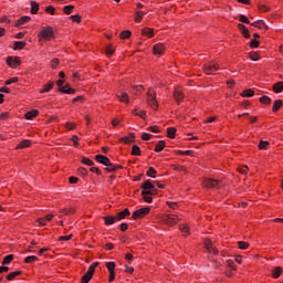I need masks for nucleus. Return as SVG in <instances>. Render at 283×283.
<instances>
[{"label":"nucleus","instance_id":"nucleus-33","mask_svg":"<svg viewBox=\"0 0 283 283\" xmlns=\"http://www.w3.org/2000/svg\"><path fill=\"white\" fill-rule=\"evenodd\" d=\"M34 262H39V256L36 255H29L24 259L25 264H32Z\"/></svg>","mask_w":283,"mask_h":283},{"label":"nucleus","instance_id":"nucleus-50","mask_svg":"<svg viewBox=\"0 0 283 283\" xmlns=\"http://www.w3.org/2000/svg\"><path fill=\"white\" fill-rule=\"evenodd\" d=\"M178 222V216H174V217H168L167 218V224L169 226H174Z\"/></svg>","mask_w":283,"mask_h":283},{"label":"nucleus","instance_id":"nucleus-58","mask_svg":"<svg viewBox=\"0 0 283 283\" xmlns=\"http://www.w3.org/2000/svg\"><path fill=\"white\" fill-rule=\"evenodd\" d=\"M177 156H191V154H193L192 150H178L176 151Z\"/></svg>","mask_w":283,"mask_h":283},{"label":"nucleus","instance_id":"nucleus-43","mask_svg":"<svg viewBox=\"0 0 283 283\" xmlns=\"http://www.w3.org/2000/svg\"><path fill=\"white\" fill-rule=\"evenodd\" d=\"M249 59H251L252 61H260V53L255 51H251L249 53Z\"/></svg>","mask_w":283,"mask_h":283},{"label":"nucleus","instance_id":"nucleus-41","mask_svg":"<svg viewBox=\"0 0 283 283\" xmlns=\"http://www.w3.org/2000/svg\"><path fill=\"white\" fill-rule=\"evenodd\" d=\"M12 260H14V254H9V255L4 256L2 260V265L6 266L7 264H10V262H12Z\"/></svg>","mask_w":283,"mask_h":283},{"label":"nucleus","instance_id":"nucleus-17","mask_svg":"<svg viewBox=\"0 0 283 283\" xmlns=\"http://www.w3.org/2000/svg\"><path fill=\"white\" fill-rule=\"evenodd\" d=\"M174 98L178 105H180V101L185 98V93H182L179 88H175L174 91Z\"/></svg>","mask_w":283,"mask_h":283},{"label":"nucleus","instance_id":"nucleus-61","mask_svg":"<svg viewBox=\"0 0 283 283\" xmlns=\"http://www.w3.org/2000/svg\"><path fill=\"white\" fill-rule=\"evenodd\" d=\"M250 48L254 50L255 48H260V41L253 39L250 41Z\"/></svg>","mask_w":283,"mask_h":283},{"label":"nucleus","instance_id":"nucleus-57","mask_svg":"<svg viewBox=\"0 0 283 283\" xmlns=\"http://www.w3.org/2000/svg\"><path fill=\"white\" fill-rule=\"evenodd\" d=\"M61 61L56 57H54L53 60H51V67L52 70H56V67H59Z\"/></svg>","mask_w":283,"mask_h":283},{"label":"nucleus","instance_id":"nucleus-23","mask_svg":"<svg viewBox=\"0 0 283 283\" xmlns=\"http://www.w3.org/2000/svg\"><path fill=\"white\" fill-rule=\"evenodd\" d=\"M92 277H94V272H92L91 270H87V272L82 276L81 282L90 283V280H92Z\"/></svg>","mask_w":283,"mask_h":283},{"label":"nucleus","instance_id":"nucleus-6","mask_svg":"<svg viewBox=\"0 0 283 283\" xmlns=\"http://www.w3.org/2000/svg\"><path fill=\"white\" fill-rule=\"evenodd\" d=\"M218 70H220V65L213 61L203 65L205 74H213V72H218Z\"/></svg>","mask_w":283,"mask_h":283},{"label":"nucleus","instance_id":"nucleus-4","mask_svg":"<svg viewBox=\"0 0 283 283\" xmlns=\"http://www.w3.org/2000/svg\"><path fill=\"white\" fill-rule=\"evenodd\" d=\"M202 185L206 189H220L222 181L209 178L203 180Z\"/></svg>","mask_w":283,"mask_h":283},{"label":"nucleus","instance_id":"nucleus-38","mask_svg":"<svg viewBox=\"0 0 283 283\" xmlns=\"http://www.w3.org/2000/svg\"><path fill=\"white\" fill-rule=\"evenodd\" d=\"M114 52H116V48L113 44L106 46L105 54L106 56H113Z\"/></svg>","mask_w":283,"mask_h":283},{"label":"nucleus","instance_id":"nucleus-11","mask_svg":"<svg viewBox=\"0 0 283 283\" xmlns=\"http://www.w3.org/2000/svg\"><path fill=\"white\" fill-rule=\"evenodd\" d=\"M30 21H32V17L30 15L20 17L15 22L14 28H21V25H25V23H30Z\"/></svg>","mask_w":283,"mask_h":283},{"label":"nucleus","instance_id":"nucleus-53","mask_svg":"<svg viewBox=\"0 0 283 283\" xmlns=\"http://www.w3.org/2000/svg\"><path fill=\"white\" fill-rule=\"evenodd\" d=\"M70 19L73 21V23H81V21H83V18L80 14L71 15Z\"/></svg>","mask_w":283,"mask_h":283},{"label":"nucleus","instance_id":"nucleus-20","mask_svg":"<svg viewBox=\"0 0 283 283\" xmlns=\"http://www.w3.org/2000/svg\"><path fill=\"white\" fill-rule=\"evenodd\" d=\"M54 88V82L50 81L48 84L43 86V88L40 91V94H48L49 92H52Z\"/></svg>","mask_w":283,"mask_h":283},{"label":"nucleus","instance_id":"nucleus-3","mask_svg":"<svg viewBox=\"0 0 283 283\" xmlns=\"http://www.w3.org/2000/svg\"><path fill=\"white\" fill-rule=\"evenodd\" d=\"M150 211H151V207L139 208L133 212L132 218L133 220H142V218H145V216H148Z\"/></svg>","mask_w":283,"mask_h":283},{"label":"nucleus","instance_id":"nucleus-39","mask_svg":"<svg viewBox=\"0 0 283 283\" xmlns=\"http://www.w3.org/2000/svg\"><path fill=\"white\" fill-rule=\"evenodd\" d=\"M259 101L262 105H271L272 103L271 97L266 95L261 96Z\"/></svg>","mask_w":283,"mask_h":283},{"label":"nucleus","instance_id":"nucleus-5","mask_svg":"<svg viewBox=\"0 0 283 283\" xmlns=\"http://www.w3.org/2000/svg\"><path fill=\"white\" fill-rule=\"evenodd\" d=\"M106 269H108V282H114L116 280V262L111 261L106 262L105 264Z\"/></svg>","mask_w":283,"mask_h":283},{"label":"nucleus","instance_id":"nucleus-13","mask_svg":"<svg viewBox=\"0 0 283 283\" xmlns=\"http://www.w3.org/2000/svg\"><path fill=\"white\" fill-rule=\"evenodd\" d=\"M128 136L129 137L127 136L120 137L118 142L124 143V145H130V143H134V138H136V134L129 133Z\"/></svg>","mask_w":283,"mask_h":283},{"label":"nucleus","instance_id":"nucleus-52","mask_svg":"<svg viewBox=\"0 0 283 283\" xmlns=\"http://www.w3.org/2000/svg\"><path fill=\"white\" fill-rule=\"evenodd\" d=\"M239 21H240L241 23H247L248 25H251V21H250L249 18H248L247 15H244V14H240V15H239Z\"/></svg>","mask_w":283,"mask_h":283},{"label":"nucleus","instance_id":"nucleus-22","mask_svg":"<svg viewBox=\"0 0 283 283\" xmlns=\"http://www.w3.org/2000/svg\"><path fill=\"white\" fill-rule=\"evenodd\" d=\"M116 96L120 103H129V95L126 92L117 93Z\"/></svg>","mask_w":283,"mask_h":283},{"label":"nucleus","instance_id":"nucleus-45","mask_svg":"<svg viewBox=\"0 0 283 283\" xmlns=\"http://www.w3.org/2000/svg\"><path fill=\"white\" fill-rule=\"evenodd\" d=\"M250 25H252L253 28H259V30H262V25H264V20H258L254 22H250Z\"/></svg>","mask_w":283,"mask_h":283},{"label":"nucleus","instance_id":"nucleus-10","mask_svg":"<svg viewBox=\"0 0 283 283\" xmlns=\"http://www.w3.org/2000/svg\"><path fill=\"white\" fill-rule=\"evenodd\" d=\"M95 161L98 163L99 165H104V167H107V165L112 163V160L108 159V157L105 155H96Z\"/></svg>","mask_w":283,"mask_h":283},{"label":"nucleus","instance_id":"nucleus-48","mask_svg":"<svg viewBox=\"0 0 283 283\" xmlns=\"http://www.w3.org/2000/svg\"><path fill=\"white\" fill-rule=\"evenodd\" d=\"M238 248L241 249V251H247V249H249V242L238 241Z\"/></svg>","mask_w":283,"mask_h":283},{"label":"nucleus","instance_id":"nucleus-25","mask_svg":"<svg viewBox=\"0 0 283 283\" xmlns=\"http://www.w3.org/2000/svg\"><path fill=\"white\" fill-rule=\"evenodd\" d=\"M25 45H28L27 41H15L13 43V50H23L25 48Z\"/></svg>","mask_w":283,"mask_h":283},{"label":"nucleus","instance_id":"nucleus-34","mask_svg":"<svg viewBox=\"0 0 283 283\" xmlns=\"http://www.w3.org/2000/svg\"><path fill=\"white\" fill-rule=\"evenodd\" d=\"M281 275H282V266H276L272 271V277H274V280H277V277H280Z\"/></svg>","mask_w":283,"mask_h":283},{"label":"nucleus","instance_id":"nucleus-18","mask_svg":"<svg viewBox=\"0 0 283 283\" xmlns=\"http://www.w3.org/2000/svg\"><path fill=\"white\" fill-rule=\"evenodd\" d=\"M19 275H23V271L18 270V271H14V272H10L6 276V280H8V282H12V280H14L15 277H19Z\"/></svg>","mask_w":283,"mask_h":283},{"label":"nucleus","instance_id":"nucleus-28","mask_svg":"<svg viewBox=\"0 0 283 283\" xmlns=\"http://www.w3.org/2000/svg\"><path fill=\"white\" fill-rule=\"evenodd\" d=\"M61 216H74L76 213V210L74 208H64L60 210Z\"/></svg>","mask_w":283,"mask_h":283},{"label":"nucleus","instance_id":"nucleus-51","mask_svg":"<svg viewBox=\"0 0 283 283\" xmlns=\"http://www.w3.org/2000/svg\"><path fill=\"white\" fill-rule=\"evenodd\" d=\"M144 14L145 12L143 11H136L135 23H140V21H143Z\"/></svg>","mask_w":283,"mask_h":283},{"label":"nucleus","instance_id":"nucleus-56","mask_svg":"<svg viewBox=\"0 0 283 283\" xmlns=\"http://www.w3.org/2000/svg\"><path fill=\"white\" fill-rule=\"evenodd\" d=\"M90 171H91L92 174H96V176H103V170L99 169L98 167H91V168H90Z\"/></svg>","mask_w":283,"mask_h":283},{"label":"nucleus","instance_id":"nucleus-26","mask_svg":"<svg viewBox=\"0 0 283 283\" xmlns=\"http://www.w3.org/2000/svg\"><path fill=\"white\" fill-rule=\"evenodd\" d=\"M30 6H31V10H30L31 14H39V8H40L39 2L31 1Z\"/></svg>","mask_w":283,"mask_h":283},{"label":"nucleus","instance_id":"nucleus-54","mask_svg":"<svg viewBox=\"0 0 283 283\" xmlns=\"http://www.w3.org/2000/svg\"><path fill=\"white\" fill-rule=\"evenodd\" d=\"M44 12H46L48 14H56V8H54L53 6H49L45 8Z\"/></svg>","mask_w":283,"mask_h":283},{"label":"nucleus","instance_id":"nucleus-12","mask_svg":"<svg viewBox=\"0 0 283 283\" xmlns=\"http://www.w3.org/2000/svg\"><path fill=\"white\" fill-rule=\"evenodd\" d=\"M238 29L240 30V32H241L242 36H244V39H251V32L249 31L247 25H244L243 23H239Z\"/></svg>","mask_w":283,"mask_h":283},{"label":"nucleus","instance_id":"nucleus-7","mask_svg":"<svg viewBox=\"0 0 283 283\" xmlns=\"http://www.w3.org/2000/svg\"><path fill=\"white\" fill-rule=\"evenodd\" d=\"M7 65L12 70H17L21 65V57L19 56H8L7 57Z\"/></svg>","mask_w":283,"mask_h":283},{"label":"nucleus","instance_id":"nucleus-40","mask_svg":"<svg viewBox=\"0 0 283 283\" xmlns=\"http://www.w3.org/2000/svg\"><path fill=\"white\" fill-rule=\"evenodd\" d=\"M157 174L158 171H156L154 167H149L148 170L146 171V176H148V178H156Z\"/></svg>","mask_w":283,"mask_h":283},{"label":"nucleus","instance_id":"nucleus-24","mask_svg":"<svg viewBox=\"0 0 283 283\" xmlns=\"http://www.w3.org/2000/svg\"><path fill=\"white\" fill-rule=\"evenodd\" d=\"M142 35L143 36H147L148 39H153V36H154V29H151V28H144L142 30Z\"/></svg>","mask_w":283,"mask_h":283},{"label":"nucleus","instance_id":"nucleus-35","mask_svg":"<svg viewBox=\"0 0 283 283\" xmlns=\"http://www.w3.org/2000/svg\"><path fill=\"white\" fill-rule=\"evenodd\" d=\"M132 36V31L129 30H124L119 33V39L122 41H125V39H129Z\"/></svg>","mask_w":283,"mask_h":283},{"label":"nucleus","instance_id":"nucleus-29","mask_svg":"<svg viewBox=\"0 0 283 283\" xmlns=\"http://www.w3.org/2000/svg\"><path fill=\"white\" fill-rule=\"evenodd\" d=\"M166 147V143L165 140H159L156 146H155V153L156 154H160V151H163Z\"/></svg>","mask_w":283,"mask_h":283},{"label":"nucleus","instance_id":"nucleus-37","mask_svg":"<svg viewBox=\"0 0 283 283\" xmlns=\"http://www.w3.org/2000/svg\"><path fill=\"white\" fill-rule=\"evenodd\" d=\"M176 132H178V129H176V127H168L167 128V137L176 138Z\"/></svg>","mask_w":283,"mask_h":283},{"label":"nucleus","instance_id":"nucleus-21","mask_svg":"<svg viewBox=\"0 0 283 283\" xmlns=\"http://www.w3.org/2000/svg\"><path fill=\"white\" fill-rule=\"evenodd\" d=\"M243 98H251V96H255V91L253 88H245L240 94Z\"/></svg>","mask_w":283,"mask_h":283},{"label":"nucleus","instance_id":"nucleus-44","mask_svg":"<svg viewBox=\"0 0 283 283\" xmlns=\"http://www.w3.org/2000/svg\"><path fill=\"white\" fill-rule=\"evenodd\" d=\"M203 244L207 251H211V249L213 248V242H211V239H205Z\"/></svg>","mask_w":283,"mask_h":283},{"label":"nucleus","instance_id":"nucleus-62","mask_svg":"<svg viewBox=\"0 0 283 283\" xmlns=\"http://www.w3.org/2000/svg\"><path fill=\"white\" fill-rule=\"evenodd\" d=\"M135 116H139L143 120L147 119V112L140 111L139 113H135Z\"/></svg>","mask_w":283,"mask_h":283},{"label":"nucleus","instance_id":"nucleus-31","mask_svg":"<svg viewBox=\"0 0 283 283\" xmlns=\"http://www.w3.org/2000/svg\"><path fill=\"white\" fill-rule=\"evenodd\" d=\"M273 92H274V94H281V92H283V82L274 83Z\"/></svg>","mask_w":283,"mask_h":283},{"label":"nucleus","instance_id":"nucleus-55","mask_svg":"<svg viewBox=\"0 0 283 283\" xmlns=\"http://www.w3.org/2000/svg\"><path fill=\"white\" fill-rule=\"evenodd\" d=\"M133 90L136 92V94H143V92H145V86H143V85H134Z\"/></svg>","mask_w":283,"mask_h":283},{"label":"nucleus","instance_id":"nucleus-46","mask_svg":"<svg viewBox=\"0 0 283 283\" xmlns=\"http://www.w3.org/2000/svg\"><path fill=\"white\" fill-rule=\"evenodd\" d=\"M132 156H140V147L138 145H133Z\"/></svg>","mask_w":283,"mask_h":283},{"label":"nucleus","instance_id":"nucleus-15","mask_svg":"<svg viewBox=\"0 0 283 283\" xmlns=\"http://www.w3.org/2000/svg\"><path fill=\"white\" fill-rule=\"evenodd\" d=\"M127 216H132V212L129 211L128 208H126L123 211L118 212L115 216V218L117 219V222H119L120 220H125V218H127Z\"/></svg>","mask_w":283,"mask_h":283},{"label":"nucleus","instance_id":"nucleus-49","mask_svg":"<svg viewBox=\"0 0 283 283\" xmlns=\"http://www.w3.org/2000/svg\"><path fill=\"white\" fill-rule=\"evenodd\" d=\"M77 174L82 177V178H86L88 171H87V168H84V167H80L77 169Z\"/></svg>","mask_w":283,"mask_h":283},{"label":"nucleus","instance_id":"nucleus-9","mask_svg":"<svg viewBox=\"0 0 283 283\" xmlns=\"http://www.w3.org/2000/svg\"><path fill=\"white\" fill-rule=\"evenodd\" d=\"M60 94H76L75 88L70 87V83H66L64 86L56 90Z\"/></svg>","mask_w":283,"mask_h":283},{"label":"nucleus","instance_id":"nucleus-1","mask_svg":"<svg viewBox=\"0 0 283 283\" xmlns=\"http://www.w3.org/2000/svg\"><path fill=\"white\" fill-rule=\"evenodd\" d=\"M39 41H54L56 35L54 34V27H44L38 34Z\"/></svg>","mask_w":283,"mask_h":283},{"label":"nucleus","instance_id":"nucleus-59","mask_svg":"<svg viewBox=\"0 0 283 283\" xmlns=\"http://www.w3.org/2000/svg\"><path fill=\"white\" fill-rule=\"evenodd\" d=\"M12 83H19V77L14 76L4 82V85H12Z\"/></svg>","mask_w":283,"mask_h":283},{"label":"nucleus","instance_id":"nucleus-27","mask_svg":"<svg viewBox=\"0 0 283 283\" xmlns=\"http://www.w3.org/2000/svg\"><path fill=\"white\" fill-rule=\"evenodd\" d=\"M283 107V101L282 99H275L273 107H272V112H280V109H282Z\"/></svg>","mask_w":283,"mask_h":283},{"label":"nucleus","instance_id":"nucleus-16","mask_svg":"<svg viewBox=\"0 0 283 283\" xmlns=\"http://www.w3.org/2000/svg\"><path fill=\"white\" fill-rule=\"evenodd\" d=\"M36 116H39V109L36 108H33L31 111H28L25 114H24V118L27 120H32V118H36Z\"/></svg>","mask_w":283,"mask_h":283},{"label":"nucleus","instance_id":"nucleus-36","mask_svg":"<svg viewBox=\"0 0 283 283\" xmlns=\"http://www.w3.org/2000/svg\"><path fill=\"white\" fill-rule=\"evenodd\" d=\"M269 147H271V143H269V140H260L259 143V149L260 150H266L269 149Z\"/></svg>","mask_w":283,"mask_h":283},{"label":"nucleus","instance_id":"nucleus-63","mask_svg":"<svg viewBox=\"0 0 283 283\" xmlns=\"http://www.w3.org/2000/svg\"><path fill=\"white\" fill-rule=\"evenodd\" d=\"M179 229H180L181 233H185L186 235H189L190 230H189L188 226H180Z\"/></svg>","mask_w":283,"mask_h":283},{"label":"nucleus","instance_id":"nucleus-30","mask_svg":"<svg viewBox=\"0 0 283 283\" xmlns=\"http://www.w3.org/2000/svg\"><path fill=\"white\" fill-rule=\"evenodd\" d=\"M30 145H32V143L30 142V139H24L22 142H20L18 144V146L15 147V149H25L27 147H30Z\"/></svg>","mask_w":283,"mask_h":283},{"label":"nucleus","instance_id":"nucleus-14","mask_svg":"<svg viewBox=\"0 0 283 283\" xmlns=\"http://www.w3.org/2000/svg\"><path fill=\"white\" fill-rule=\"evenodd\" d=\"M116 222H118V219L116 218V216H105L104 217V224L106 227H109L112 224H116Z\"/></svg>","mask_w":283,"mask_h":283},{"label":"nucleus","instance_id":"nucleus-60","mask_svg":"<svg viewBox=\"0 0 283 283\" xmlns=\"http://www.w3.org/2000/svg\"><path fill=\"white\" fill-rule=\"evenodd\" d=\"M227 266L232 269V271H237L238 270V266L235 265V262L233 260H228L227 261Z\"/></svg>","mask_w":283,"mask_h":283},{"label":"nucleus","instance_id":"nucleus-42","mask_svg":"<svg viewBox=\"0 0 283 283\" xmlns=\"http://www.w3.org/2000/svg\"><path fill=\"white\" fill-rule=\"evenodd\" d=\"M81 163H82V165H87L88 167H94V160H92L87 157H82Z\"/></svg>","mask_w":283,"mask_h":283},{"label":"nucleus","instance_id":"nucleus-47","mask_svg":"<svg viewBox=\"0 0 283 283\" xmlns=\"http://www.w3.org/2000/svg\"><path fill=\"white\" fill-rule=\"evenodd\" d=\"M63 12L64 14H72V12H74V6L72 4H67L63 8Z\"/></svg>","mask_w":283,"mask_h":283},{"label":"nucleus","instance_id":"nucleus-2","mask_svg":"<svg viewBox=\"0 0 283 283\" xmlns=\"http://www.w3.org/2000/svg\"><path fill=\"white\" fill-rule=\"evenodd\" d=\"M148 105L153 109H158V101L156 99V91L151 87L147 91Z\"/></svg>","mask_w":283,"mask_h":283},{"label":"nucleus","instance_id":"nucleus-32","mask_svg":"<svg viewBox=\"0 0 283 283\" xmlns=\"http://www.w3.org/2000/svg\"><path fill=\"white\" fill-rule=\"evenodd\" d=\"M106 174H114L116 171V165L112 164V161L104 168Z\"/></svg>","mask_w":283,"mask_h":283},{"label":"nucleus","instance_id":"nucleus-19","mask_svg":"<svg viewBox=\"0 0 283 283\" xmlns=\"http://www.w3.org/2000/svg\"><path fill=\"white\" fill-rule=\"evenodd\" d=\"M165 52V44L158 43L153 46V54H163Z\"/></svg>","mask_w":283,"mask_h":283},{"label":"nucleus","instance_id":"nucleus-64","mask_svg":"<svg viewBox=\"0 0 283 283\" xmlns=\"http://www.w3.org/2000/svg\"><path fill=\"white\" fill-rule=\"evenodd\" d=\"M72 143L74 144V147H78V136L77 135H73L71 138Z\"/></svg>","mask_w":283,"mask_h":283},{"label":"nucleus","instance_id":"nucleus-8","mask_svg":"<svg viewBox=\"0 0 283 283\" xmlns=\"http://www.w3.org/2000/svg\"><path fill=\"white\" fill-rule=\"evenodd\" d=\"M142 189V196H150L151 193V181L146 180L145 182L142 184L140 186Z\"/></svg>","mask_w":283,"mask_h":283}]
</instances>
